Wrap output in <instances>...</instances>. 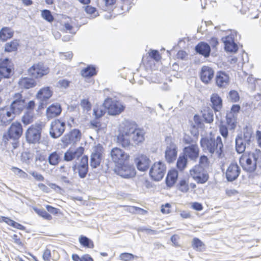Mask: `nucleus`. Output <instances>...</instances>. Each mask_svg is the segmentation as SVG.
Returning a JSON list of instances; mask_svg holds the SVG:
<instances>
[{"label": "nucleus", "instance_id": "45", "mask_svg": "<svg viewBox=\"0 0 261 261\" xmlns=\"http://www.w3.org/2000/svg\"><path fill=\"white\" fill-rule=\"evenodd\" d=\"M204 246L203 243L198 238H195L192 241L193 247L198 251H201Z\"/></svg>", "mask_w": 261, "mask_h": 261}, {"label": "nucleus", "instance_id": "29", "mask_svg": "<svg viewBox=\"0 0 261 261\" xmlns=\"http://www.w3.org/2000/svg\"><path fill=\"white\" fill-rule=\"evenodd\" d=\"M18 84L21 88L28 89L36 86L37 82L33 78L25 77L19 80Z\"/></svg>", "mask_w": 261, "mask_h": 261}, {"label": "nucleus", "instance_id": "59", "mask_svg": "<svg viewBox=\"0 0 261 261\" xmlns=\"http://www.w3.org/2000/svg\"><path fill=\"white\" fill-rule=\"evenodd\" d=\"M170 207L171 205L169 203H166L162 205L161 211L163 214H169L171 212Z\"/></svg>", "mask_w": 261, "mask_h": 261}, {"label": "nucleus", "instance_id": "12", "mask_svg": "<svg viewBox=\"0 0 261 261\" xmlns=\"http://www.w3.org/2000/svg\"><path fill=\"white\" fill-rule=\"evenodd\" d=\"M65 129V123L59 119H56L50 124L49 134L53 138L60 137Z\"/></svg>", "mask_w": 261, "mask_h": 261}, {"label": "nucleus", "instance_id": "57", "mask_svg": "<svg viewBox=\"0 0 261 261\" xmlns=\"http://www.w3.org/2000/svg\"><path fill=\"white\" fill-rule=\"evenodd\" d=\"M42 257L44 261H49L51 257L50 250L46 248L43 252Z\"/></svg>", "mask_w": 261, "mask_h": 261}, {"label": "nucleus", "instance_id": "39", "mask_svg": "<svg viewBox=\"0 0 261 261\" xmlns=\"http://www.w3.org/2000/svg\"><path fill=\"white\" fill-rule=\"evenodd\" d=\"M18 46V41L17 40H14L10 42L7 43L5 45V51L7 52H11L16 50Z\"/></svg>", "mask_w": 261, "mask_h": 261}, {"label": "nucleus", "instance_id": "7", "mask_svg": "<svg viewBox=\"0 0 261 261\" xmlns=\"http://www.w3.org/2000/svg\"><path fill=\"white\" fill-rule=\"evenodd\" d=\"M103 105L107 109L109 114L113 116L119 115L125 108L122 103L117 100H113L112 98H107Z\"/></svg>", "mask_w": 261, "mask_h": 261}, {"label": "nucleus", "instance_id": "42", "mask_svg": "<svg viewBox=\"0 0 261 261\" xmlns=\"http://www.w3.org/2000/svg\"><path fill=\"white\" fill-rule=\"evenodd\" d=\"M35 212L38 214L40 216L43 217L45 219L50 220L52 219L51 216L46 212L44 209H38L37 208H33Z\"/></svg>", "mask_w": 261, "mask_h": 261}, {"label": "nucleus", "instance_id": "1", "mask_svg": "<svg viewBox=\"0 0 261 261\" xmlns=\"http://www.w3.org/2000/svg\"><path fill=\"white\" fill-rule=\"evenodd\" d=\"M117 136V143L123 147L130 145V140L138 144L144 140L145 132L138 127L137 123L131 120H125L120 125Z\"/></svg>", "mask_w": 261, "mask_h": 261}, {"label": "nucleus", "instance_id": "6", "mask_svg": "<svg viewBox=\"0 0 261 261\" xmlns=\"http://www.w3.org/2000/svg\"><path fill=\"white\" fill-rule=\"evenodd\" d=\"M252 133L250 130L246 129L243 134L238 135L236 138V149L238 153H243L247 145H249L252 140Z\"/></svg>", "mask_w": 261, "mask_h": 261}, {"label": "nucleus", "instance_id": "16", "mask_svg": "<svg viewBox=\"0 0 261 261\" xmlns=\"http://www.w3.org/2000/svg\"><path fill=\"white\" fill-rule=\"evenodd\" d=\"M115 172L119 176L124 178H131L136 175V170L132 166L125 164L118 165L115 169Z\"/></svg>", "mask_w": 261, "mask_h": 261}, {"label": "nucleus", "instance_id": "9", "mask_svg": "<svg viewBox=\"0 0 261 261\" xmlns=\"http://www.w3.org/2000/svg\"><path fill=\"white\" fill-rule=\"evenodd\" d=\"M166 168L165 164L161 161L155 163L151 167L149 174L151 177L155 181L161 180L166 172Z\"/></svg>", "mask_w": 261, "mask_h": 261}, {"label": "nucleus", "instance_id": "20", "mask_svg": "<svg viewBox=\"0 0 261 261\" xmlns=\"http://www.w3.org/2000/svg\"><path fill=\"white\" fill-rule=\"evenodd\" d=\"M137 169L141 171H145L149 168L150 160L145 155L140 154L135 159Z\"/></svg>", "mask_w": 261, "mask_h": 261}, {"label": "nucleus", "instance_id": "3", "mask_svg": "<svg viewBox=\"0 0 261 261\" xmlns=\"http://www.w3.org/2000/svg\"><path fill=\"white\" fill-rule=\"evenodd\" d=\"M200 145L203 150L208 151L211 155H215L219 159L224 156L223 144L220 136L216 138L212 137L202 138Z\"/></svg>", "mask_w": 261, "mask_h": 261}, {"label": "nucleus", "instance_id": "5", "mask_svg": "<svg viewBox=\"0 0 261 261\" xmlns=\"http://www.w3.org/2000/svg\"><path fill=\"white\" fill-rule=\"evenodd\" d=\"M44 127V123L39 122L31 125L25 132V138L28 143L36 144L39 142L42 130Z\"/></svg>", "mask_w": 261, "mask_h": 261}, {"label": "nucleus", "instance_id": "43", "mask_svg": "<svg viewBox=\"0 0 261 261\" xmlns=\"http://www.w3.org/2000/svg\"><path fill=\"white\" fill-rule=\"evenodd\" d=\"M187 163V159L185 156H179L177 162V167L181 171L186 167Z\"/></svg>", "mask_w": 261, "mask_h": 261}, {"label": "nucleus", "instance_id": "25", "mask_svg": "<svg viewBox=\"0 0 261 261\" xmlns=\"http://www.w3.org/2000/svg\"><path fill=\"white\" fill-rule=\"evenodd\" d=\"M84 148L83 147H79L76 149H69L65 153L64 159L69 162L75 159H78L84 153Z\"/></svg>", "mask_w": 261, "mask_h": 261}, {"label": "nucleus", "instance_id": "38", "mask_svg": "<svg viewBox=\"0 0 261 261\" xmlns=\"http://www.w3.org/2000/svg\"><path fill=\"white\" fill-rule=\"evenodd\" d=\"M210 164V161L207 157V156L205 155H201L199 160V164L196 165L195 166L200 167L201 169L205 170L206 168H208Z\"/></svg>", "mask_w": 261, "mask_h": 261}, {"label": "nucleus", "instance_id": "17", "mask_svg": "<svg viewBox=\"0 0 261 261\" xmlns=\"http://www.w3.org/2000/svg\"><path fill=\"white\" fill-rule=\"evenodd\" d=\"M81 138V133L77 129L72 130L69 134L64 135L62 138V142L66 146L79 142Z\"/></svg>", "mask_w": 261, "mask_h": 261}, {"label": "nucleus", "instance_id": "36", "mask_svg": "<svg viewBox=\"0 0 261 261\" xmlns=\"http://www.w3.org/2000/svg\"><path fill=\"white\" fill-rule=\"evenodd\" d=\"M226 123L229 127L230 130H234L236 127L237 116L231 113H227Z\"/></svg>", "mask_w": 261, "mask_h": 261}, {"label": "nucleus", "instance_id": "22", "mask_svg": "<svg viewBox=\"0 0 261 261\" xmlns=\"http://www.w3.org/2000/svg\"><path fill=\"white\" fill-rule=\"evenodd\" d=\"M224 43L225 49L227 52L236 53L238 47L236 43L234 42V37L233 35H227L222 38Z\"/></svg>", "mask_w": 261, "mask_h": 261}, {"label": "nucleus", "instance_id": "10", "mask_svg": "<svg viewBox=\"0 0 261 261\" xmlns=\"http://www.w3.org/2000/svg\"><path fill=\"white\" fill-rule=\"evenodd\" d=\"M74 172L77 173L81 178L86 177L88 171V158L84 155L79 162H76L72 166Z\"/></svg>", "mask_w": 261, "mask_h": 261}, {"label": "nucleus", "instance_id": "24", "mask_svg": "<svg viewBox=\"0 0 261 261\" xmlns=\"http://www.w3.org/2000/svg\"><path fill=\"white\" fill-rule=\"evenodd\" d=\"M214 75L213 69L207 66L202 67L200 72V79L205 84H208L212 80Z\"/></svg>", "mask_w": 261, "mask_h": 261}, {"label": "nucleus", "instance_id": "53", "mask_svg": "<svg viewBox=\"0 0 261 261\" xmlns=\"http://www.w3.org/2000/svg\"><path fill=\"white\" fill-rule=\"evenodd\" d=\"M219 132L221 135L225 138L228 136V128L224 124H220L219 125Z\"/></svg>", "mask_w": 261, "mask_h": 261}, {"label": "nucleus", "instance_id": "21", "mask_svg": "<svg viewBox=\"0 0 261 261\" xmlns=\"http://www.w3.org/2000/svg\"><path fill=\"white\" fill-rule=\"evenodd\" d=\"M183 151L185 156L193 161H196L199 156V148L197 144L185 147Z\"/></svg>", "mask_w": 261, "mask_h": 261}, {"label": "nucleus", "instance_id": "27", "mask_svg": "<svg viewBox=\"0 0 261 261\" xmlns=\"http://www.w3.org/2000/svg\"><path fill=\"white\" fill-rule=\"evenodd\" d=\"M11 62L8 59H5L0 63V76L4 78L10 77L12 69L10 65Z\"/></svg>", "mask_w": 261, "mask_h": 261}, {"label": "nucleus", "instance_id": "15", "mask_svg": "<svg viewBox=\"0 0 261 261\" xmlns=\"http://www.w3.org/2000/svg\"><path fill=\"white\" fill-rule=\"evenodd\" d=\"M190 175L198 184H204L208 179V174L200 167L194 166L190 171Z\"/></svg>", "mask_w": 261, "mask_h": 261}, {"label": "nucleus", "instance_id": "4", "mask_svg": "<svg viewBox=\"0 0 261 261\" xmlns=\"http://www.w3.org/2000/svg\"><path fill=\"white\" fill-rule=\"evenodd\" d=\"M23 132L22 125L20 122H14L10 126L7 133L3 135L2 142L6 147L12 145L14 149L17 147L18 140Z\"/></svg>", "mask_w": 261, "mask_h": 261}, {"label": "nucleus", "instance_id": "60", "mask_svg": "<svg viewBox=\"0 0 261 261\" xmlns=\"http://www.w3.org/2000/svg\"><path fill=\"white\" fill-rule=\"evenodd\" d=\"M240 110V107L238 105H233L230 110V111L228 113H231L233 115L237 116L238 113Z\"/></svg>", "mask_w": 261, "mask_h": 261}, {"label": "nucleus", "instance_id": "54", "mask_svg": "<svg viewBox=\"0 0 261 261\" xmlns=\"http://www.w3.org/2000/svg\"><path fill=\"white\" fill-rule=\"evenodd\" d=\"M29 173L37 181H42L44 180L43 176L36 171H31Z\"/></svg>", "mask_w": 261, "mask_h": 261}, {"label": "nucleus", "instance_id": "30", "mask_svg": "<svg viewBox=\"0 0 261 261\" xmlns=\"http://www.w3.org/2000/svg\"><path fill=\"white\" fill-rule=\"evenodd\" d=\"M211 106L215 111L219 112L222 107V99L217 93H213L211 96Z\"/></svg>", "mask_w": 261, "mask_h": 261}, {"label": "nucleus", "instance_id": "37", "mask_svg": "<svg viewBox=\"0 0 261 261\" xmlns=\"http://www.w3.org/2000/svg\"><path fill=\"white\" fill-rule=\"evenodd\" d=\"M96 74V69L93 66H88L86 68L82 69L81 74L83 77H91Z\"/></svg>", "mask_w": 261, "mask_h": 261}, {"label": "nucleus", "instance_id": "31", "mask_svg": "<svg viewBox=\"0 0 261 261\" xmlns=\"http://www.w3.org/2000/svg\"><path fill=\"white\" fill-rule=\"evenodd\" d=\"M195 50L197 53L206 58L210 56L211 48L208 44L204 42H200L196 46Z\"/></svg>", "mask_w": 261, "mask_h": 261}, {"label": "nucleus", "instance_id": "63", "mask_svg": "<svg viewBox=\"0 0 261 261\" xmlns=\"http://www.w3.org/2000/svg\"><path fill=\"white\" fill-rule=\"evenodd\" d=\"M12 238L14 241V242L18 245H20V246H22V243L20 240V238L16 234H13L12 236Z\"/></svg>", "mask_w": 261, "mask_h": 261}, {"label": "nucleus", "instance_id": "51", "mask_svg": "<svg viewBox=\"0 0 261 261\" xmlns=\"http://www.w3.org/2000/svg\"><path fill=\"white\" fill-rule=\"evenodd\" d=\"M93 113L96 118H100L105 114V110L102 108H94Z\"/></svg>", "mask_w": 261, "mask_h": 261}, {"label": "nucleus", "instance_id": "49", "mask_svg": "<svg viewBox=\"0 0 261 261\" xmlns=\"http://www.w3.org/2000/svg\"><path fill=\"white\" fill-rule=\"evenodd\" d=\"M12 170L15 174L19 175L20 177L26 178L28 177V174L19 168L17 167H12Z\"/></svg>", "mask_w": 261, "mask_h": 261}, {"label": "nucleus", "instance_id": "58", "mask_svg": "<svg viewBox=\"0 0 261 261\" xmlns=\"http://www.w3.org/2000/svg\"><path fill=\"white\" fill-rule=\"evenodd\" d=\"M85 10L86 12L88 14H90L91 15H93L94 16H96V14H95L96 10V9L94 7H92L91 6H87L84 7Z\"/></svg>", "mask_w": 261, "mask_h": 261}, {"label": "nucleus", "instance_id": "18", "mask_svg": "<svg viewBox=\"0 0 261 261\" xmlns=\"http://www.w3.org/2000/svg\"><path fill=\"white\" fill-rule=\"evenodd\" d=\"M215 82L219 88H226L229 84L230 77L224 71H218L215 77Z\"/></svg>", "mask_w": 261, "mask_h": 261}, {"label": "nucleus", "instance_id": "46", "mask_svg": "<svg viewBox=\"0 0 261 261\" xmlns=\"http://www.w3.org/2000/svg\"><path fill=\"white\" fill-rule=\"evenodd\" d=\"M116 2V0H102L103 6L102 9L105 11H108L113 7Z\"/></svg>", "mask_w": 261, "mask_h": 261}, {"label": "nucleus", "instance_id": "8", "mask_svg": "<svg viewBox=\"0 0 261 261\" xmlns=\"http://www.w3.org/2000/svg\"><path fill=\"white\" fill-rule=\"evenodd\" d=\"M49 72V68L42 62L35 63L28 69V74L36 79L47 75Z\"/></svg>", "mask_w": 261, "mask_h": 261}, {"label": "nucleus", "instance_id": "41", "mask_svg": "<svg viewBox=\"0 0 261 261\" xmlns=\"http://www.w3.org/2000/svg\"><path fill=\"white\" fill-rule=\"evenodd\" d=\"M34 115L32 112H28L24 114L22 118V121L25 125L32 123L33 121Z\"/></svg>", "mask_w": 261, "mask_h": 261}, {"label": "nucleus", "instance_id": "47", "mask_svg": "<svg viewBox=\"0 0 261 261\" xmlns=\"http://www.w3.org/2000/svg\"><path fill=\"white\" fill-rule=\"evenodd\" d=\"M42 17L48 22H51L54 20V17L52 16L50 11L48 10H44L41 12Z\"/></svg>", "mask_w": 261, "mask_h": 261}, {"label": "nucleus", "instance_id": "32", "mask_svg": "<svg viewBox=\"0 0 261 261\" xmlns=\"http://www.w3.org/2000/svg\"><path fill=\"white\" fill-rule=\"evenodd\" d=\"M52 95V91L49 87L41 88L37 93L36 97L41 101L48 99Z\"/></svg>", "mask_w": 261, "mask_h": 261}, {"label": "nucleus", "instance_id": "23", "mask_svg": "<svg viewBox=\"0 0 261 261\" xmlns=\"http://www.w3.org/2000/svg\"><path fill=\"white\" fill-rule=\"evenodd\" d=\"M177 156V146L170 141L169 143L167 144L166 149L165 151V158L168 163L173 162Z\"/></svg>", "mask_w": 261, "mask_h": 261}, {"label": "nucleus", "instance_id": "40", "mask_svg": "<svg viewBox=\"0 0 261 261\" xmlns=\"http://www.w3.org/2000/svg\"><path fill=\"white\" fill-rule=\"evenodd\" d=\"M80 243L85 247L93 248L94 244L93 242L85 236H81L79 239Z\"/></svg>", "mask_w": 261, "mask_h": 261}, {"label": "nucleus", "instance_id": "14", "mask_svg": "<svg viewBox=\"0 0 261 261\" xmlns=\"http://www.w3.org/2000/svg\"><path fill=\"white\" fill-rule=\"evenodd\" d=\"M15 116L8 106L0 108V125L7 126L15 118Z\"/></svg>", "mask_w": 261, "mask_h": 261}, {"label": "nucleus", "instance_id": "2", "mask_svg": "<svg viewBox=\"0 0 261 261\" xmlns=\"http://www.w3.org/2000/svg\"><path fill=\"white\" fill-rule=\"evenodd\" d=\"M240 163L245 171L254 172L257 168L261 169V151L255 149L245 152L240 158Z\"/></svg>", "mask_w": 261, "mask_h": 261}, {"label": "nucleus", "instance_id": "13", "mask_svg": "<svg viewBox=\"0 0 261 261\" xmlns=\"http://www.w3.org/2000/svg\"><path fill=\"white\" fill-rule=\"evenodd\" d=\"M112 160L117 166L122 165L125 163L128 160L129 156L121 149L115 147L111 151Z\"/></svg>", "mask_w": 261, "mask_h": 261}, {"label": "nucleus", "instance_id": "52", "mask_svg": "<svg viewBox=\"0 0 261 261\" xmlns=\"http://www.w3.org/2000/svg\"><path fill=\"white\" fill-rule=\"evenodd\" d=\"M81 106L84 110L87 111L91 110V105L87 99H83L81 101Z\"/></svg>", "mask_w": 261, "mask_h": 261}, {"label": "nucleus", "instance_id": "50", "mask_svg": "<svg viewBox=\"0 0 261 261\" xmlns=\"http://www.w3.org/2000/svg\"><path fill=\"white\" fill-rule=\"evenodd\" d=\"M229 98L232 102H237L240 97L237 91L231 90L229 93Z\"/></svg>", "mask_w": 261, "mask_h": 261}, {"label": "nucleus", "instance_id": "64", "mask_svg": "<svg viewBox=\"0 0 261 261\" xmlns=\"http://www.w3.org/2000/svg\"><path fill=\"white\" fill-rule=\"evenodd\" d=\"M61 58L65 60H70L72 57V54L70 52L62 54Z\"/></svg>", "mask_w": 261, "mask_h": 261}, {"label": "nucleus", "instance_id": "62", "mask_svg": "<svg viewBox=\"0 0 261 261\" xmlns=\"http://www.w3.org/2000/svg\"><path fill=\"white\" fill-rule=\"evenodd\" d=\"M187 56V54L184 50H179L176 55L177 58L181 60L185 59Z\"/></svg>", "mask_w": 261, "mask_h": 261}, {"label": "nucleus", "instance_id": "26", "mask_svg": "<svg viewBox=\"0 0 261 261\" xmlns=\"http://www.w3.org/2000/svg\"><path fill=\"white\" fill-rule=\"evenodd\" d=\"M62 112V108L59 103H54L48 107L46 110L48 119H51L59 116Z\"/></svg>", "mask_w": 261, "mask_h": 261}, {"label": "nucleus", "instance_id": "55", "mask_svg": "<svg viewBox=\"0 0 261 261\" xmlns=\"http://www.w3.org/2000/svg\"><path fill=\"white\" fill-rule=\"evenodd\" d=\"M183 142L187 144H196L193 139L189 135H185L183 138Z\"/></svg>", "mask_w": 261, "mask_h": 261}, {"label": "nucleus", "instance_id": "56", "mask_svg": "<svg viewBox=\"0 0 261 261\" xmlns=\"http://www.w3.org/2000/svg\"><path fill=\"white\" fill-rule=\"evenodd\" d=\"M149 56L156 61H159L161 59L159 53L156 50H151L149 53Z\"/></svg>", "mask_w": 261, "mask_h": 261}, {"label": "nucleus", "instance_id": "28", "mask_svg": "<svg viewBox=\"0 0 261 261\" xmlns=\"http://www.w3.org/2000/svg\"><path fill=\"white\" fill-rule=\"evenodd\" d=\"M25 106V100H13L10 106H8V108H11V112H13L15 115L16 114H19L23 111Z\"/></svg>", "mask_w": 261, "mask_h": 261}, {"label": "nucleus", "instance_id": "48", "mask_svg": "<svg viewBox=\"0 0 261 261\" xmlns=\"http://www.w3.org/2000/svg\"><path fill=\"white\" fill-rule=\"evenodd\" d=\"M179 190L184 193L189 190L188 184L185 179L181 180L179 184Z\"/></svg>", "mask_w": 261, "mask_h": 261}, {"label": "nucleus", "instance_id": "34", "mask_svg": "<svg viewBox=\"0 0 261 261\" xmlns=\"http://www.w3.org/2000/svg\"><path fill=\"white\" fill-rule=\"evenodd\" d=\"M178 173L175 170L170 171L167 176L166 181L167 185L171 187L176 182L177 178Z\"/></svg>", "mask_w": 261, "mask_h": 261}, {"label": "nucleus", "instance_id": "11", "mask_svg": "<svg viewBox=\"0 0 261 261\" xmlns=\"http://www.w3.org/2000/svg\"><path fill=\"white\" fill-rule=\"evenodd\" d=\"M103 153V148L101 145L98 144L93 148L90 161V165L92 168H96L100 165Z\"/></svg>", "mask_w": 261, "mask_h": 261}, {"label": "nucleus", "instance_id": "35", "mask_svg": "<svg viewBox=\"0 0 261 261\" xmlns=\"http://www.w3.org/2000/svg\"><path fill=\"white\" fill-rule=\"evenodd\" d=\"M60 153L54 151L49 154L48 157V162L50 165L57 166L61 161Z\"/></svg>", "mask_w": 261, "mask_h": 261}, {"label": "nucleus", "instance_id": "61", "mask_svg": "<svg viewBox=\"0 0 261 261\" xmlns=\"http://www.w3.org/2000/svg\"><path fill=\"white\" fill-rule=\"evenodd\" d=\"M58 86L64 88H67L69 85V82L66 80H60L58 83Z\"/></svg>", "mask_w": 261, "mask_h": 261}, {"label": "nucleus", "instance_id": "19", "mask_svg": "<svg viewBox=\"0 0 261 261\" xmlns=\"http://www.w3.org/2000/svg\"><path fill=\"white\" fill-rule=\"evenodd\" d=\"M240 168L237 164L232 163L228 167L226 171V177L228 181L236 180L240 173Z\"/></svg>", "mask_w": 261, "mask_h": 261}, {"label": "nucleus", "instance_id": "33", "mask_svg": "<svg viewBox=\"0 0 261 261\" xmlns=\"http://www.w3.org/2000/svg\"><path fill=\"white\" fill-rule=\"evenodd\" d=\"M13 31L9 27H4L0 30V39L6 41L13 36Z\"/></svg>", "mask_w": 261, "mask_h": 261}, {"label": "nucleus", "instance_id": "44", "mask_svg": "<svg viewBox=\"0 0 261 261\" xmlns=\"http://www.w3.org/2000/svg\"><path fill=\"white\" fill-rule=\"evenodd\" d=\"M119 258L122 260L130 261L135 258H138V256L129 253H122L120 254Z\"/></svg>", "mask_w": 261, "mask_h": 261}]
</instances>
